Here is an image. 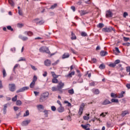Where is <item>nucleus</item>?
<instances>
[{
    "label": "nucleus",
    "mask_w": 130,
    "mask_h": 130,
    "mask_svg": "<svg viewBox=\"0 0 130 130\" xmlns=\"http://www.w3.org/2000/svg\"><path fill=\"white\" fill-rule=\"evenodd\" d=\"M52 76L53 78H58L59 77V75H56L54 72H51Z\"/></svg>",
    "instance_id": "obj_30"
},
{
    "label": "nucleus",
    "mask_w": 130,
    "mask_h": 130,
    "mask_svg": "<svg viewBox=\"0 0 130 130\" xmlns=\"http://www.w3.org/2000/svg\"><path fill=\"white\" fill-rule=\"evenodd\" d=\"M52 91H53V92H56V91H59L60 92L59 89H58V88L55 87H52Z\"/></svg>",
    "instance_id": "obj_29"
},
{
    "label": "nucleus",
    "mask_w": 130,
    "mask_h": 130,
    "mask_svg": "<svg viewBox=\"0 0 130 130\" xmlns=\"http://www.w3.org/2000/svg\"><path fill=\"white\" fill-rule=\"evenodd\" d=\"M72 40H76L77 39V37L76 35H75V34H74L73 32H72V37H71Z\"/></svg>",
    "instance_id": "obj_28"
},
{
    "label": "nucleus",
    "mask_w": 130,
    "mask_h": 130,
    "mask_svg": "<svg viewBox=\"0 0 130 130\" xmlns=\"http://www.w3.org/2000/svg\"><path fill=\"white\" fill-rule=\"evenodd\" d=\"M30 67L32 69V70H33L34 71H37V68L35 67V66L32 64H30Z\"/></svg>",
    "instance_id": "obj_47"
},
{
    "label": "nucleus",
    "mask_w": 130,
    "mask_h": 130,
    "mask_svg": "<svg viewBox=\"0 0 130 130\" xmlns=\"http://www.w3.org/2000/svg\"><path fill=\"white\" fill-rule=\"evenodd\" d=\"M73 76H75V71H73L71 73H69L67 76L66 77L67 78H72L73 77Z\"/></svg>",
    "instance_id": "obj_17"
},
{
    "label": "nucleus",
    "mask_w": 130,
    "mask_h": 130,
    "mask_svg": "<svg viewBox=\"0 0 130 130\" xmlns=\"http://www.w3.org/2000/svg\"><path fill=\"white\" fill-rule=\"evenodd\" d=\"M64 103L67 104V106H68L69 107L72 106V104H71V103L69 102V101H64Z\"/></svg>",
    "instance_id": "obj_38"
},
{
    "label": "nucleus",
    "mask_w": 130,
    "mask_h": 130,
    "mask_svg": "<svg viewBox=\"0 0 130 130\" xmlns=\"http://www.w3.org/2000/svg\"><path fill=\"white\" fill-rule=\"evenodd\" d=\"M123 94H125V91H121V93L119 94L118 98H122L124 96Z\"/></svg>",
    "instance_id": "obj_23"
},
{
    "label": "nucleus",
    "mask_w": 130,
    "mask_h": 130,
    "mask_svg": "<svg viewBox=\"0 0 130 130\" xmlns=\"http://www.w3.org/2000/svg\"><path fill=\"white\" fill-rule=\"evenodd\" d=\"M17 97H18V95H16L14 97H13L12 99V100L13 102H16V101H17Z\"/></svg>",
    "instance_id": "obj_42"
},
{
    "label": "nucleus",
    "mask_w": 130,
    "mask_h": 130,
    "mask_svg": "<svg viewBox=\"0 0 130 130\" xmlns=\"http://www.w3.org/2000/svg\"><path fill=\"white\" fill-rule=\"evenodd\" d=\"M79 13L80 14V16H85V15H87L88 14V12L85 10H81L79 11Z\"/></svg>",
    "instance_id": "obj_14"
},
{
    "label": "nucleus",
    "mask_w": 130,
    "mask_h": 130,
    "mask_svg": "<svg viewBox=\"0 0 130 130\" xmlns=\"http://www.w3.org/2000/svg\"><path fill=\"white\" fill-rule=\"evenodd\" d=\"M103 30L105 32H111L113 28L112 27L104 28Z\"/></svg>",
    "instance_id": "obj_15"
},
{
    "label": "nucleus",
    "mask_w": 130,
    "mask_h": 130,
    "mask_svg": "<svg viewBox=\"0 0 130 130\" xmlns=\"http://www.w3.org/2000/svg\"><path fill=\"white\" fill-rule=\"evenodd\" d=\"M127 16H128V13H127V12H124V13L123 14V18H126V17H127Z\"/></svg>",
    "instance_id": "obj_48"
},
{
    "label": "nucleus",
    "mask_w": 130,
    "mask_h": 130,
    "mask_svg": "<svg viewBox=\"0 0 130 130\" xmlns=\"http://www.w3.org/2000/svg\"><path fill=\"white\" fill-rule=\"evenodd\" d=\"M20 64H16L14 67L13 70L14 73H16V72L15 71V69H17V68H20Z\"/></svg>",
    "instance_id": "obj_36"
},
{
    "label": "nucleus",
    "mask_w": 130,
    "mask_h": 130,
    "mask_svg": "<svg viewBox=\"0 0 130 130\" xmlns=\"http://www.w3.org/2000/svg\"><path fill=\"white\" fill-rule=\"evenodd\" d=\"M27 90H29V87L24 86V87H23L20 88L19 89L17 90L16 91V93H20L21 92H25V91H26Z\"/></svg>",
    "instance_id": "obj_5"
},
{
    "label": "nucleus",
    "mask_w": 130,
    "mask_h": 130,
    "mask_svg": "<svg viewBox=\"0 0 130 130\" xmlns=\"http://www.w3.org/2000/svg\"><path fill=\"white\" fill-rule=\"evenodd\" d=\"M81 35L83 37H86V36H87V33L85 31H83L81 33Z\"/></svg>",
    "instance_id": "obj_44"
},
{
    "label": "nucleus",
    "mask_w": 130,
    "mask_h": 130,
    "mask_svg": "<svg viewBox=\"0 0 130 130\" xmlns=\"http://www.w3.org/2000/svg\"><path fill=\"white\" fill-rule=\"evenodd\" d=\"M70 50L71 51H72V52L74 54H77V53L76 52V51L74 50V49H73L72 48H70Z\"/></svg>",
    "instance_id": "obj_57"
},
{
    "label": "nucleus",
    "mask_w": 130,
    "mask_h": 130,
    "mask_svg": "<svg viewBox=\"0 0 130 130\" xmlns=\"http://www.w3.org/2000/svg\"><path fill=\"white\" fill-rule=\"evenodd\" d=\"M70 57V53H64L62 56V59H64L66 58H69Z\"/></svg>",
    "instance_id": "obj_13"
},
{
    "label": "nucleus",
    "mask_w": 130,
    "mask_h": 130,
    "mask_svg": "<svg viewBox=\"0 0 130 130\" xmlns=\"http://www.w3.org/2000/svg\"><path fill=\"white\" fill-rule=\"evenodd\" d=\"M116 66L114 63H111L109 64V67H110V68H115Z\"/></svg>",
    "instance_id": "obj_45"
},
{
    "label": "nucleus",
    "mask_w": 130,
    "mask_h": 130,
    "mask_svg": "<svg viewBox=\"0 0 130 130\" xmlns=\"http://www.w3.org/2000/svg\"><path fill=\"white\" fill-rule=\"evenodd\" d=\"M56 7H57V4H55L54 5H52L51 6V7L50 8V9H51V10H53V9H54L55 8H56Z\"/></svg>",
    "instance_id": "obj_43"
},
{
    "label": "nucleus",
    "mask_w": 130,
    "mask_h": 130,
    "mask_svg": "<svg viewBox=\"0 0 130 130\" xmlns=\"http://www.w3.org/2000/svg\"><path fill=\"white\" fill-rule=\"evenodd\" d=\"M24 35H27L28 36H32L33 33L31 31H26L24 32Z\"/></svg>",
    "instance_id": "obj_18"
},
{
    "label": "nucleus",
    "mask_w": 130,
    "mask_h": 130,
    "mask_svg": "<svg viewBox=\"0 0 130 130\" xmlns=\"http://www.w3.org/2000/svg\"><path fill=\"white\" fill-rule=\"evenodd\" d=\"M98 28H103L104 27V24L103 23H99V25H98Z\"/></svg>",
    "instance_id": "obj_46"
},
{
    "label": "nucleus",
    "mask_w": 130,
    "mask_h": 130,
    "mask_svg": "<svg viewBox=\"0 0 130 130\" xmlns=\"http://www.w3.org/2000/svg\"><path fill=\"white\" fill-rule=\"evenodd\" d=\"M11 51H12L13 53H15L16 52V48L14 47V48H11L10 49Z\"/></svg>",
    "instance_id": "obj_62"
},
{
    "label": "nucleus",
    "mask_w": 130,
    "mask_h": 130,
    "mask_svg": "<svg viewBox=\"0 0 130 130\" xmlns=\"http://www.w3.org/2000/svg\"><path fill=\"white\" fill-rule=\"evenodd\" d=\"M16 105L17 106H21L22 105V101L20 100L16 101Z\"/></svg>",
    "instance_id": "obj_31"
},
{
    "label": "nucleus",
    "mask_w": 130,
    "mask_h": 130,
    "mask_svg": "<svg viewBox=\"0 0 130 130\" xmlns=\"http://www.w3.org/2000/svg\"><path fill=\"white\" fill-rule=\"evenodd\" d=\"M8 87L11 92H14L16 90V85L15 84H9Z\"/></svg>",
    "instance_id": "obj_4"
},
{
    "label": "nucleus",
    "mask_w": 130,
    "mask_h": 130,
    "mask_svg": "<svg viewBox=\"0 0 130 130\" xmlns=\"http://www.w3.org/2000/svg\"><path fill=\"white\" fill-rule=\"evenodd\" d=\"M111 104V102L109 101V100L106 99L104 101V102L102 103V105H108V104Z\"/></svg>",
    "instance_id": "obj_16"
},
{
    "label": "nucleus",
    "mask_w": 130,
    "mask_h": 130,
    "mask_svg": "<svg viewBox=\"0 0 130 130\" xmlns=\"http://www.w3.org/2000/svg\"><path fill=\"white\" fill-rule=\"evenodd\" d=\"M59 62V60H57L56 61H55L54 63L52 64L53 66H56Z\"/></svg>",
    "instance_id": "obj_56"
},
{
    "label": "nucleus",
    "mask_w": 130,
    "mask_h": 130,
    "mask_svg": "<svg viewBox=\"0 0 130 130\" xmlns=\"http://www.w3.org/2000/svg\"><path fill=\"white\" fill-rule=\"evenodd\" d=\"M84 107H85V104H81L78 111V114L80 116L83 114V111H84Z\"/></svg>",
    "instance_id": "obj_3"
},
{
    "label": "nucleus",
    "mask_w": 130,
    "mask_h": 130,
    "mask_svg": "<svg viewBox=\"0 0 130 130\" xmlns=\"http://www.w3.org/2000/svg\"><path fill=\"white\" fill-rule=\"evenodd\" d=\"M92 92L94 94H95V95H98V94L100 93V91H99V89H92Z\"/></svg>",
    "instance_id": "obj_20"
},
{
    "label": "nucleus",
    "mask_w": 130,
    "mask_h": 130,
    "mask_svg": "<svg viewBox=\"0 0 130 130\" xmlns=\"http://www.w3.org/2000/svg\"><path fill=\"white\" fill-rule=\"evenodd\" d=\"M28 115H29V111L27 110L25 112V113L24 114L23 116H24V117L28 116Z\"/></svg>",
    "instance_id": "obj_59"
},
{
    "label": "nucleus",
    "mask_w": 130,
    "mask_h": 130,
    "mask_svg": "<svg viewBox=\"0 0 130 130\" xmlns=\"http://www.w3.org/2000/svg\"><path fill=\"white\" fill-rule=\"evenodd\" d=\"M46 100H47L46 99H45L42 95H41L40 97V102H44Z\"/></svg>",
    "instance_id": "obj_22"
},
{
    "label": "nucleus",
    "mask_w": 130,
    "mask_h": 130,
    "mask_svg": "<svg viewBox=\"0 0 130 130\" xmlns=\"http://www.w3.org/2000/svg\"><path fill=\"white\" fill-rule=\"evenodd\" d=\"M127 114H129V112H128V110L123 111H122L121 116L122 117H124V116H125V115H127Z\"/></svg>",
    "instance_id": "obj_7"
},
{
    "label": "nucleus",
    "mask_w": 130,
    "mask_h": 130,
    "mask_svg": "<svg viewBox=\"0 0 130 130\" xmlns=\"http://www.w3.org/2000/svg\"><path fill=\"white\" fill-rule=\"evenodd\" d=\"M30 121H31L30 120L23 121L21 124L23 126H26V125H28L30 123Z\"/></svg>",
    "instance_id": "obj_10"
},
{
    "label": "nucleus",
    "mask_w": 130,
    "mask_h": 130,
    "mask_svg": "<svg viewBox=\"0 0 130 130\" xmlns=\"http://www.w3.org/2000/svg\"><path fill=\"white\" fill-rule=\"evenodd\" d=\"M108 114V112L102 113L100 116H103V117H105L106 115Z\"/></svg>",
    "instance_id": "obj_41"
},
{
    "label": "nucleus",
    "mask_w": 130,
    "mask_h": 130,
    "mask_svg": "<svg viewBox=\"0 0 130 130\" xmlns=\"http://www.w3.org/2000/svg\"><path fill=\"white\" fill-rule=\"evenodd\" d=\"M7 28L8 30H10V31H14V29H13V28H12L11 26H10V25L8 26L7 27Z\"/></svg>",
    "instance_id": "obj_51"
},
{
    "label": "nucleus",
    "mask_w": 130,
    "mask_h": 130,
    "mask_svg": "<svg viewBox=\"0 0 130 130\" xmlns=\"http://www.w3.org/2000/svg\"><path fill=\"white\" fill-rule=\"evenodd\" d=\"M106 17L107 18H111V17H112V12H111L109 10L107 11L106 14Z\"/></svg>",
    "instance_id": "obj_11"
},
{
    "label": "nucleus",
    "mask_w": 130,
    "mask_h": 130,
    "mask_svg": "<svg viewBox=\"0 0 130 130\" xmlns=\"http://www.w3.org/2000/svg\"><path fill=\"white\" fill-rule=\"evenodd\" d=\"M52 83L53 84H57V83H58V80H57L56 78H53L52 80Z\"/></svg>",
    "instance_id": "obj_24"
},
{
    "label": "nucleus",
    "mask_w": 130,
    "mask_h": 130,
    "mask_svg": "<svg viewBox=\"0 0 130 130\" xmlns=\"http://www.w3.org/2000/svg\"><path fill=\"white\" fill-rule=\"evenodd\" d=\"M89 116H90V114H86V115L83 116V119L84 120H89V119H90V117Z\"/></svg>",
    "instance_id": "obj_19"
},
{
    "label": "nucleus",
    "mask_w": 130,
    "mask_h": 130,
    "mask_svg": "<svg viewBox=\"0 0 130 130\" xmlns=\"http://www.w3.org/2000/svg\"><path fill=\"white\" fill-rule=\"evenodd\" d=\"M13 80H14V76H10V78L9 79V81H13Z\"/></svg>",
    "instance_id": "obj_61"
},
{
    "label": "nucleus",
    "mask_w": 130,
    "mask_h": 130,
    "mask_svg": "<svg viewBox=\"0 0 130 130\" xmlns=\"http://www.w3.org/2000/svg\"><path fill=\"white\" fill-rule=\"evenodd\" d=\"M119 62H120V60L119 59H117L115 61V62H114L115 64H116V66L117 64H118V63H119Z\"/></svg>",
    "instance_id": "obj_58"
},
{
    "label": "nucleus",
    "mask_w": 130,
    "mask_h": 130,
    "mask_svg": "<svg viewBox=\"0 0 130 130\" xmlns=\"http://www.w3.org/2000/svg\"><path fill=\"white\" fill-rule=\"evenodd\" d=\"M26 60V59L24 57H21L20 58V59L18 60V62H20V61H25Z\"/></svg>",
    "instance_id": "obj_53"
},
{
    "label": "nucleus",
    "mask_w": 130,
    "mask_h": 130,
    "mask_svg": "<svg viewBox=\"0 0 130 130\" xmlns=\"http://www.w3.org/2000/svg\"><path fill=\"white\" fill-rule=\"evenodd\" d=\"M105 68V65L103 63L101 64L100 66H99V69H100V70H104Z\"/></svg>",
    "instance_id": "obj_37"
},
{
    "label": "nucleus",
    "mask_w": 130,
    "mask_h": 130,
    "mask_svg": "<svg viewBox=\"0 0 130 130\" xmlns=\"http://www.w3.org/2000/svg\"><path fill=\"white\" fill-rule=\"evenodd\" d=\"M111 97H112V98H118V96L117 95V94L113 92L111 93Z\"/></svg>",
    "instance_id": "obj_26"
},
{
    "label": "nucleus",
    "mask_w": 130,
    "mask_h": 130,
    "mask_svg": "<svg viewBox=\"0 0 130 130\" xmlns=\"http://www.w3.org/2000/svg\"><path fill=\"white\" fill-rule=\"evenodd\" d=\"M41 95L46 100L49 98V92L48 91H46L41 94Z\"/></svg>",
    "instance_id": "obj_6"
},
{
    "label": "nucleus",
    "mask_w": 130,
    "mask_h": 130,
    "mask_svg": "<svg viewBox=\"0 0 130 130\" xmlns=\"http://www.w3.org/2000/svg\"><path fill=\"white\" fill-rule=\"evenodd\" d=\"M49 111H50L48 110H45L44 111V113L46 117H48V112H49Z\"/></svg>",
    "instance_id": "obj_27"
},
{
    "label": "nucleus",
    "mask_w": 130,
    "mask_h": 130,
    "mask_svg": "<svg viewBox=\"0 0 130 130\" xmlns=\"http://www.w3.org/2000/svg\"><path fill=\"white\" fill-rule=\"evenodd\" d=\"M111 102H113V103H118L119 101L117 99H112L111 100Z\"/></svg>",
    "instance_id": "obj_33"
},
{
    "label": "nucleus",
    "mask_w": 130,
    "mask_h": 130,
    "mask_svg": "<svg viewBox=\"0 0 130 130\" xmlns=\"http://www.w3.org/2000/svg\"><path fill=\"white\" fill-rule=\"evenodd\" d=\"M107 54H108V53H107L106 51H101L100 52V55L101 56H105V55H107Z\"/></svg>",
    "instance_id": "obj_21"
},
{
    "label": "nucleus",
    "mask_w": 130,
    "mask_h": 130,
    "mask_svg": "<svg viewBox=\"0 0 130 130\" xmlns=\"http://www.w3.org/2000/svg\"><path fill=\"white\" fill-rule=\"evenodd\" d=\"M40 52H45L46 53H50V51H49V49L46 47H42L39 49Z\"/></svg>",
    "instance_id": "obj_2"
},
{
    "label": "nucleus",
    "mask_w": 130,
    "mask_h": 130,
    "mask_svg": "<svg viewBox=\"0 0 130 130\" xmlns=\"http://www.w3.org/2000/svg\"><path fill=\"white\" fill-rule=\"evenodd\" d=\"M126 88H127V89H130V84L129 83L126 84Z\"/></svg>",
    "instance_id": "obj_63"
},
{
    "label": "nucleus",
    "mask_w": 130,
    "mask_h": 130,
    "mask_svg": "<svg viewBox=\"0 0 130 130\" xmlns=\"http://www.w3.org/2000/svg\"><path fill=\"white\" fill-rule=\"evenodd\" d=\"M34 86H35V82L32 81L29 85L30 88H34Z\"/></svg>",
    "instance_id": "obj_40"
},
{
    "label": "nucleus",
    "mask_w": 130,
    "mask_h": 130,
    "mask_svg": "<svg viewBox=\"0 0 130 130\" xmlns=\"http://www.w3.org/2000/svg\"><path fill=\"white\" fill-rule=\"evenodd\" d=\"M58 89L60 90V93H62V89H61L63 87H64V83L61 81H60L58 83V85H57Z\"/></svg>",
    "instance_id": "obj_1"
},
{
    "label": "nucleus",
    "mask_w": 130,
    "mask_h": 130,
    "mask_svg": "<svg viewBox=\"0 0 130 130\" xmlns=\"http://www.w3.org/2000/svg\"><path fill=\"white\" fill-rule=\"evenodd\" d=\"M126 72H130V67H126Z\"/></svg>",
    "instance_id": "obj_64"
},
{
    "label": "nucleus",
    "mask_w": 130,
    "mask_h": 130,
    "mask_svg": "<svg viewBox=\"0 0 130 130\" xmlns=\"http://www.w3.org/2000/svg\"><path fill=\"white\" fill-rule=\"evenodd\" d=\"M51 109L52 111H55L56 110V108L54 106H52L51 107Z\"/></svg>",
    "instance_id": "obj_52"
},
{
    "label": "nucleus",
    "mask_w": 130,
    "mask_h": 130,
    "mask_svg": "<svg viewBox=\"0 0 130 130\" xmlns=\"http://www.w3.org/2000/svg\"><path fill=\"white\" fill-rule=\"evenodd\" d=\"M57 110L58 112H59L60 113H61L64 111V108L62 107V106H60L57 109Z\"/></svg>",
    "instance_id": "obj_9"
},
{
    "label": "nucleus",
    "mask_w": 130,
    "mask_h": 130,
    "mask_svg": "<svg viewBox=\"0 0 130 130\" xmlns=\"http://www.w3.org/2000/svg\"><path fill=\"white\" fill-rule=\"evenodd\" d=\"M68 93L69 94H70V95H73V94H74L75 91H74V89H69L68 90Z\"/></svg>",
    "instance_id": "obj_32"
},
{
    "label": "nucleus",
    "mask_w": 130,
    "mask_h": 130,
    "mask_svg": "<svg viewBox=\"0 0 130 130\" xmlns=\"http://www.w3.org/2000/svg\"><path fill=\"white\" fill-rule=\"evenodd\" d=\"M81 126L82 127V128H84V129H86L87 127H88V125L84 124H81Z\"/></svg>",
    "instance_id": "obj_54"
},
{
    "label": "nucleus",
    "mask_w": 130,
    "mask_h": 130,
    "mask_svg": "<svg viewBox=\"0 0 130 130\" xmlns=\"http://www.w3.org/2000/svg\"><path fill=\"white\" fill-rule=\"evenodd\" d=\"M9 4L11 6V7H14L15 6V3L13 0H8Z\"/></svg>",
    "instance_id": "obj_25"
},
{
    "label": "nucleus",
    "mask_w": 130,
    "mask_h": 130,
    "mask_svg": "<svg viewBox=\"0 0 130 130\" xmlns=\"http://www.w3.org/2000/svg\"><path fill=\"white\" fill-rule=\"evenodd\" d=\"M96 82H92L89 83V86H95L96 85Z\"/></svg>",
    "instance_id": "obj_49"
},
{
    "label": "nucleus",
    "mask_w": 130,
    "mask_h": 130,
    "mask_svg": "<svg viewBox=\"0 0 130 130\" xmlns=\"http://www.w3.org/2000/svg\"><path fill=\"white\" fill-rule=\"evenodd\" d=\"M7 72H6V70L5 69H3V78H6V77H7Z\"/></svg>",
    "instance_id": "obj_35"
},
{
    "label": "nucleus",
    "mask_w": 130,
    "mask_h": 130,
    "mask_svg": "<svg viewBox=\"0 0 130 130\" xmlns=\"http://www.w3.org/2000/svg\"><path fill=\"white\" fill-rule=\"evenodd\" d=\"M44 64L46 67H49L51 65V61L49 59H47L44 61Z\"/></svg>",
    "instance_id": "obj_8"
},
{
    "label": "nucleus",
    "mask_w": 130,
    "mask_h": 130,
    "mask_svg": "<svg viewBox=\"0 0 130 130\" xmlns=\"http://www.w3.org/2000/svg\"><path fill=\"white\" fill-rule=\"evenodd\" d=\"M19 38L20 39H21V40H22V41H27V40H28V37H24V36H22V35H20L19 36Z\"/></svg>",
    "instance_id": "obj_12"
},
{
    "label": "nucleus",
    "mask_w": 130,
    "mask_h": 130,
    "mask_svg": "<svg viewBox=\"0 0 130 130\" xmlns=\"http://www.w3.org/2000/svg\"><path fill=\"white\" fill-rule=\"evenodd\" d=\"M43 23H44V21L40 20V21L37 22V24H38V25H42V24H43Z\"/></svg>",
    "instance_id": "obj_50"
},
{
    "label": "nucleus",
    "mask_w": 130,
    "mask_h": 130,
    "mask_svg": "<svg viewBox=\"0 0 130 130\" xmlns=\"http://www.w3.org/2000/svg\"><path fill=\"white\" fill-rule=\"evenodd\" d=\"M4 88V86L3 85V81L0 80V89H3Z\"/></svg>",
    "instance_id": "obj_60"
},
{
    "label": "nucleus",
    "mask_w": 130,
    "mask_h": 130,
    "mask_svg": "<svg viewBox=\"0 0 130 130\" xmlns=\"http://www.w3.org/2000/svg\"><path fill=\"white\" fill-rule=\"evenodd\" d=\"M38 109L40 110V109H44V106L42 105H39L37 106Z\"/></svg>",
    "instance_id": "obj_34"
},
{
    "label": "nucleus",
    "mask_w": 130,
    "mask_h": 130,
    "mask_svg": "<svg viewBox=\"0 0 130 130\" xmlns=\"http://www.w3.org/2000/svg\"><path fill=\"white\" fill-rule=\"evenodd\" d=\"M83 78L79 77V79L77 80V82H76V83H83Z\"/></svg>",
    "instance_id": "obj_39"
},
{
    "label": "nucleus",
    "mask_w": 130,
    "mask_h": 130,
    "mask_svg": "<svg viewBox=\"0 0 130 130\" xmlns=\"http://www.w3.org/2000/svg\"><path fill=\"white\" fill-rule=\"evenodd\" d=\"M37 81V76H34L32 82H36Z\"/></svg>",
    "instance_id": "obj_55"
}]
</instances>
